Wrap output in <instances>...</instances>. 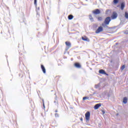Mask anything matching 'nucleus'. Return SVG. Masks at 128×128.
Returning <instances> with one entry per match:
<instances>
[{
    "label": "nucleus",
    "mask_w": 128,
    "mask_h": 128,
    "mask_svg": "<svg viewBox=\"0 0 128 128\" xmlns=\"http://www.w3.org/2000/svg\"><path fill=\"white\" fill-rule=\"evenodd\" d=\"M74 66L75 68H82V65L79 62L74 63Z\"/></svg>",
    "instance_id": "423d86ee"
},
{
    "label": "nucleus",
    "mask_w": 128,
    "mask_h": 128,
    "mask_svg": "<svg viewBox=\"0 0 128 128\" xmlns=\"http://www.w3.org/2000/svg\"><path fill=\"white\" fill-rule=\"evenodd\" d=\"M99 74H106V71L104 70H99Z\"/></svg>",
    "instance_id": "9b49d317"
},
{
    "label": "nucleus",
    "mask_w": 128,
    "mask_h": 128,
    "mask_svg": "<svg viewBox=\"0 0 128 128\" xmlns=\"http://www.w3.org/2000/svg\"><path fill=\"white\" fill-rule=\"evenodd\" d=\"M92 12L94 14H100V11L98 9H96L94 10Z\"/></svg>",
    "instance_id": "0eeeda50"
},
{
    "label": "nucleus",
    "mask_w": 128,
    "mask_h": 128,
    "mask_svg": "<svg viewBox=\"0 0 128 128\" xmlns=\"http://www.w3.org/2000/svg\"><path fill=\"white\" fill-rule=\"evenodd\" d=\"M43 106H44V103H43Z\"/></svg>",
    "instance_id": "a878e982"
},
{
    "label": "nucleus",
    "mask_w": 128,
    "mask_h": 128,
    "mask_svg": "<svg viewBox=\"0 0 128 128\" xmlns=\"http://www.w3.org/2000/svg\"><path fill=\"white\" fill-rule=\"evenodd\" d=\"M34 4H35V6H36V0H34Z\"/></svg>",
    "instance_id": "4be33fe9"
},
{
    "label": "nucleus",
    "mask_w": 128,
    "mask_h": 128,
    "mask_svg": "<svg viewBox=\"0 0 128 128\" xmlns=\"http://www.w3.org/2000/svg\"><path fill=\"white\" fill-rule=\"evenodd\" d=\"M104 31V28L102 26H99L98 29L96 31V34H100V32H102Z\"/></svg>",
    "instance_id": "7ed1b4c3"
},
{
    "label": "nucleus",
    "mask_w": 128,
    "mask_h": 128,
    "mask_svg": "<svg viewBox=\"0 0 128 128\" xmlns=\"http://www.w3.org/2000/svg\"><path fill=\"white\" fill-rule=\"evenodd\" d=\"M72 18H74V16L72 14H70L68 16V20H72Z\"/></svg>",
    "instance_id": "4468645a"
},
{
    "label": "nucleus",
    "mask_w": 128,
    "mask_h": 128,
    "mask_svg": "<svg viewBox=\"0 0 128 128\" xmlns=\"http://www.w3.org/2000/svg\"><path fill=\"white\" fill-rule=\"evenodd\" d=\"M82 40L84 42H90V39L86 37V36H84L82 37Z\"/></svg>",
    "instance_id": "6e6552de"
},
{
    "label": "nucleus",
    "mask_w": 128,
    "mask_h": 128,
    "mask_svg": "<svg viewBox=\"0 0 128 128\" xmlns=\"http://www.w3.org/2000/svg\"><path fill=\"white\" fill-rule=\"evenodd\" d=\"M80 120H81V122H82V118H80Z\"/></svg>",
    "instance_id": "b1692460"
},
{
    "label": "nucleus",
    "mask_w": 128,
    "mask_h": 128,
    "mask_svg": "<svg viewBox=\"0 0 128 128\" xmlns=\"http://www.w3.org/2000/svg\"><path fill=\"white\" fill-rule=\"evenodd\" d=\"M113 2L115 4H118V0H114Z\"/></svg>",
    "instance_id": "2eb2a0df"
},
{
    "label": "nucleus",
    "mask_w": 128,
    "mask_h": 128,
    "mask_svg": "<svg viewBox=\"0 0 128 128\" xmlns=\"http://www.w3.org/2000/svg\"><path fill=\"white\" fill-rule=\"evenodd\" d=\"M41 68H42L44 74H46V68H44V65H42V64L41 65Z\"/></svg>",
    "instance_id": "f8f14e48"
},
{
    "label": "nucleus",
    "mask_w": 128,
    "mask_h": 128,
    "mask_svg": "<svg viewBox=\"0 0 128 128\" xmlns=\"http://www.w3.org/2000/svg\"><path fill=\"white\" fill-rule=\"evenodd\" d=\"M54 116H56V118H58V116H60V114L58 113H56L54 114Z\"/></svg>",
    "instance_id": "412c9836"
},
{
    "label": "nucleus",
    "mask_w": 128,
    "mask_h": 128,
    "mask_svg": "<svg viewBox=\"0 0 128 128\" xmlns=\"http://www.w3.org/2000/svg\"><path fill=\"white\" fill-rule=\"evenodd\" d=\"M125 68H126V66H125V65H123V66L121 67V70H124Z\"/></svg>",
    "instance_id": "f3484780"
},
{
    "label": "nucleus",
    "mask_w": 128,
    "mask_h": 128,
    "mask_svg": "<svg viewBox=\"0 0 128 128\" xmlns=\"http://www.w3.org/2000/svg\"><path fill=\"white\" fill-rule=\"evenodd\" d=\"M110 17L108 16V17H106L105 18V20L104 21V23L102 24V26H108V24H110Z\"/></svg>",
    "instance_id": "f257e3e1"
},
{
    "label": "nucleus",
    "mask_w": 128,
    "mask_h": 128,
    "mask_svg": "<svg viewBox=\"0 0 128 128\" xmlns=\"http://www.w3.org/2000/svg\"><path fill=\"white\" fill-rule=\"evenodd\" d=\"M126 6V3L124 2H122L121 3V6H120V9L122 10H124V7Z\"/></svg>",
    "instance_id": "1a4fd4ad"
},
{
    "label": "nucleus",
    "mask_w": 128,
    "mask_h": 128,
    "mask_svg": "<svg viewBox=\"0 0 128 128\" xmlns=\"http://www.w3.org/2000/svg\"><path fill=\"white\" fill-rule=\"evenodd\" d=\"M56 78H60V76H57L56 77Z\"/></svg>",
    "instance_id": "5701e85b"
},
{
    "label": "nucleus",
    "mask_w": 128,
    "mask_h": 128,
    "mask_svg": "<svg viewBox=\"0 0 128 128\" xmlns=\"http://www.w3.org/2000/svg\"><path fill=\"white\" fill-rule=\"evenodd\" d=\"M103 114H104V111H103Z\"/></svg>",
    "instance_id": "bb28decb"
},
{
    "label": "nucleus",
    "mask_w": 128,
    "mask_h": 128,
    "mask_svg": "<svg viewBox=\"0 0 128 128\" xmlns=\"http://www.w3.org/2000/svg\"><path fill=\"white\" fill-rule=\"evenodd\" d=\"M65 44H66L67 48H70L72 47V43H70L68 41L66 42Z\"/></svg>",
    "instance_id": "39448f33"
},
{
    "label": "nucleus",
    "mask_w": 128,
    "mask_h": 128,
    "mask_svg": "<svg viewBox=\"0 0 128 128\" xmlns=\"http://www.w3.org/2000/svg\"><path fill=\"white\" fill-rule=\"evenodd\" d=\"M118 18V13L116 12H113L112 16V20H116Z\"/></svg>",
    "instance_id": "20e7f679"
},
{
    "label": "nucleus",
    "mask_w": 128,
    "mask_h": 128,
    "mask_svg": "<svg viewBox=\"0 0 128 128\" xmlns=\"http://www.w3.org/2000/svg\"><path fill=\"white\" fill-rule=\"evenodd\" d=\"M98 20L100 22V21L102 20V17H98Z\"/></svg>",
    "instance_id": "6ab92c4d"
},
{
    "label": "nucleus",
    "mask_w": 128,
    "mask_h": 128,
    "mask_svg": "<svg viewBox=\"0 0 128 128\" xmlns=\"http://www.w3.org/2000/svg\"><path fill=\"white\" fill-rule=\"evenodd\" d=\"M89 18L91 20H93L94 18H92V15L89 16Z\"/></svg>",
    "instance_id": "aec40b11"
},
{
    "label": "nucleus",
    "mask_w": 128,
    "mask_h": 128,
    "mask_svg": "<svg viewBox=\"0 0 128 128\" xmlns=\"http://www.w3.org/2000/svg\"><path fill=\"white\" fill-rule=\"evenodd\" d=\"M85 118L86 120L88 121L90 120V112H87L86 113Z\"/></svg>",
    "instance_id": "f03ea898"
},
{
    "label": "nucleus",
    "mask_w": 128,
    "mask_h": 128,
    "mask_svg": "<svg viewBox=\"0 0 128 128\" xmlns=\"http://www.w3.org/2000/svg\"><path fill=\"white\" fill-rule=\"evenodd\" d=\"M101 106L102 104H96L94 106V110H98Z\"/></svg>",
    "instance_id": "9d476101"
},
{
    "label": "nucleus",
    "mask_w": 128,
    "mask_h": 128,
    "mask_svg": "<svg viewBox=\"0 0 128 128\" xmlns=\"http://www.w3.org/2000/svg\"><path fill=\"white\" fill-rule=\"evenodd\" d=\"M89 98L87 96L84 97L82 100H88Z\"/></svg>",
    "instance_id": "a211bd4d"
},
{
    "label": "nucleus",
    "mask_w": 128,
    "mask_h": 128,
    "mask_svg": "<svg viewBox=\"0 0 128 128\" xmlns=\"http://www.w3.org/2000/svg\"><path fill=\"white\" fill-rule=\"evenodd\" d=\"M125 18H128V12H125Z\"/></svg>",
    "instance_id": "dca6fc26"
},
{
    "label": "nucleus",
    "mask_w": 128,
    "mask_h": 128,
    "mask_svg": "<svg viewBox=\"0 0 128 128\" xmlns=\"http://www.w3.org/2000/svg\"><path fill=\"white\" fill-rule=\"evenodd\" d=\"M123 102L124 104H127L128 102V98H126V97H124V98H123Z\"/></svg>",
    "instance_id": "ddd939ff"
},
{
    "label": "nucleus",
    "mask_w": 128,
    "mask_h": 128,
    "mask_svg": "<svg viewBox=\"0 0 128 128\" xmlns=\"http://www.w3.org/2000/svg\"><path fill=\"white\" fill-rule=\"evenodd\" d=\"M55 112H58V110H55Z\"/></svg>",
    "instance_id": "393cba45"
}]
</instances>
